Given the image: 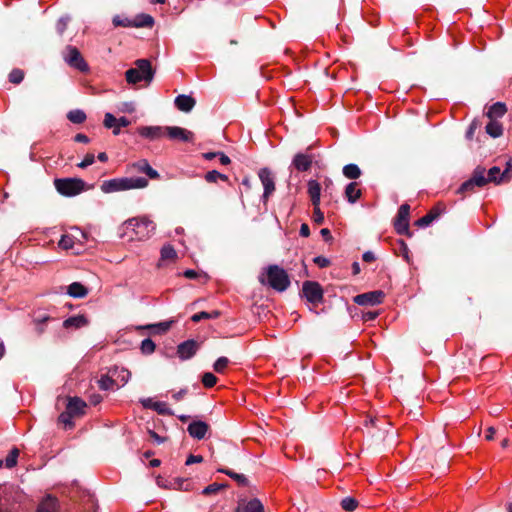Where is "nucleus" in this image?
<instances>
[{"label": "nucleus", "mask_w": 512, "mask_h": 512, "mask_svg": "<svg viewBox=\"0 0 512 512\" xmlns=\"http://www.w3.org/2000/svg\"><path fill=\"white\" fill-rule=\"evenodd\" d=\"M302 295L314 305L322 303L324 300L323 288L316 281H305L302 285Z\"/></svg>", "instance_id": "nucleus-8"}, {"label": "nucleus", "mask_w": 512, "mask_h": 512, "mask_svg": "<svg viewBox=\"0 0 512 512\" xmlns=\"http://www.w3.org/2000/svg\"><path fill=\"white\" fill-rule=\"evenodd\" d=\"M313 262L320 268H326L331 264L330 260L324 256H316Z\"/></svg>", "instance_id": "nucleus-55"}, {"label": "nucleus", "mask_w": 512, "mask_h": 512, "mask_svg": "<svg viewBox=\"0 0 512 512\" xmlns=\"http://www.w3.org/2000/svg\"><path fill=\"white\" fill-rule=\"evenodd\" d=\"M149 435L150 437L155 441L157 442L158 444H161L165 441V438L164 437H161L160 435H158L155 431L153 430H149Z\"/></svg>", "instance_id": "nucleus-64"}, {"label": "nucleus", "mask_w": 512, "mask_h": 512, "mask_svg": "<svg viewBox=\"0 0 512 512\" xmlns=\"http://www.w3.org/2000/svg\"><path fill=\"white\" fill-rule=\"evenodd\" d=\"M134 64V68H130L125 72L126 81L129 84H137L141 81L150 83L155 74L151 62L148 59H138Z\"/></svg>", "instance_id": "nucleus-4"}, {"label": "nucleus", "mask_w": 512, "mask_h": 512, "mask_svg": "<svg viewBox=\"0 0 512 512\" xmlns=\"http://www.w3.org/2000/svg\"><path fill=\"white\" fill-rule=\"evenodd\" d=\"M385 297V293L381 290H374L354 297V302L360 306H374L381 304Z\"/></svg>", "instance_id": "nucleus-10"}, {"label": "nucleus", "mask_w": 512, "mask_h": 512, "mask_svg": "<svg viewBox=\"0 0 512 512\" xmlns=\"http://www.w3.org/2000/svg\"><path fill=\"white\" fill-rule=\"evenodd\" d=\"M57 192L66 197H72L85 190V182L80 178H59L54 180Z\"/></svg>", "instance_id": "nucleus-5"}, {"label": "nucleus", "mask_w": 512, "mask_h": 512, "mask_svg": "<svg viewBox=\"0 0 512 512\" xmlns=\"http://www.w3.org/2000/svg\"><path fill=\"white\" fill-rule=\"evenodd\" d=\"M341 507L348 512L354 511L358 506V501L353 497H345L340 502Z\"/></svg>", "instance_id": "nucleus-39"}, {"label": "nucleus", "mask_w": 512, "mask_h": 512, "mask_svg": "<svg viewBox=\"0 0 512 512\" xmlns=\"http://www.w3.org/2000/svg\"><path fill=\"white\" fill-rule=\"evenodd\" d=\"M259 282L261 284H268L278 292H284L290 286L288 273L276 264L267 267L266 278L264 275L259 276Z\"/></svg>", "instance_id": "nucleus-2"}, {"label": "nucleus", "mask_w": 512, "mask_h": 512, "mask_svg": "<svg viewBox=\"0 0 512 512\" xmlns=\"http://www.w3.org/2000/svg\"><path fill=\"white\" fill-rule=\"evenodd\" d=\"M68 20H69V18H67V17L66 18H60L58 20V22L56 24V29H57V31H58V33L60 35H62L65 32V30L67 28Z\"/></svg>", "instance_id": "nucleus-57"}, {"label": "nucleus", "mask_w": 512, "mask_h": 512, "mask_svg": "<svg viewBox=\"0 0 512 512\" xmlns=\"http://www.w3.org/2000/svg\"><path fill=\"white\" fill-rule=\"evenodd\" d=\"M379 423L384 424L385 426H388L389 423L385 422V420H381L378 418H370L369 420H365V426H368L370 424L373 428H377L379 431H383V433H387V430L384 427L379 426Z\"/></svg>", "instance_id": "nucleus-50"}, {"label": "nucleus", "mask_w": 512, "mask_h": 512, "mask_svg": "<svg viewBox=\"0 0 512 512\" xmlns=\"http://www.w3.org/2000/svg\"><path fill=\"white\" fill-rule=\"evenodd\" d=\"M217 472L226 474L227 476H229L230 478L235 480L241 486L248 485V479L243 474L236 473V472H234L230 469H226V468H218Z\"/></svg>", "instance_id": "nucleus-33"}, {"label": "nucleus", "mask_w": 512, "mask_h": 512, "mask_svg": "<svg viewBox=\"0 0 512 512\" xmlns=\"http://www.w3.org/2000/svg\"><path fill=\"white\" fill-rule=\"evenodd\" d=\"M151 409L156 411L160 415H174V412L167 406L165 402H155V404L151 405Z\"/></svg>", "instance_id": "nucleus-37"}, {"label": "nucleus", "mask_w": 512, "mask_h": 512, "mask_svg": "<svg viewBox=\"0 0 512 512\" xmlns=\"http://www.w3.org/2000/svg\"><path fill=\"white\" fill-rule=\"evenodd\" d=\"M314 156L308 152L296 153L293 157L291 165L299 172H306L310 170Z\"/></svg>", "instance_id": "nucleus-14"}, {"label": "nucleus", "mask_w": 512, "mask_h": 512, "mask_svg": "<svg viewBox=\"0 0 512 512\" xmlns=\"http://www.w3.org/2000/svg\"><path fill=\"white\" fill-rule=\"evenodd\" d=\"M59 246L63 249H70L73 246V240L70 236H62V238L59 241Z\"/></svg>", "instance_id": "nucleus-56"}, {"label": "nucleus", "mask_w": 512, "mask_h": 512, "mask_svg": "<svg viewBox=\"0 0 512 512\" xmlns=\"http://www.w3.org/2000/svg\"><path fill=\"white\" fill-rule=\"evenodd\" d=\"M125 234L132 233L130 239L143 241L149 239L156 229L155 223L147 217L132 218L123 224Z\"/></svg>", "instance_id": "nucleus-1"}, {"label": "nucleus", "mask_w": 512, "mask_h": 512, "mask_svg": "<svg viewBox=\"0 0 512 512\" xmlns=\"http://www.w3.org/2000/svg\"><path fill=\"white\" fill-rule=\"evenodd\" d=\"M138 133L150 140L159 139L165 132V127L161 126H144L138 129Z\"/></svg>", "instance_id": "nucleus-21"}, {"label": "nucleus", "mask_w": 512, "mask_h": 512, "mask_svg": "<svg viewBox=\"0 0 512 512\" xmlns=\"http://www.w3.org/2000/svg\"><path fill=\"white\" fill-rule=\"evenodd\" d=\"M74 141L87 144L89 143L90 139L85 134L78 133L75 135Z\"/></svg>", "instance_id": "nucleus-62"}, {"label": "nucleus", "mask_w": 512, "mask_h": 512, "mask_svg": "<svg viewBox=\"0 0 512 512\" xmlns=\"http://www.w3.org/2000/svg\"><path fill=\"white\" fill-rule=\"evenodd\" d=\"M409 216L410 206L407 203L402 204L399 207L394 220V229L399 235H406L409 237L412 235L409 230Z\"/></svg>", "instance_id": "nucleus-9"}, {"label": "nucleus", "mask_w": 512, "mask_h": 512, "mask_svg": "<svg viewBox=\"0 0 512 512\" xmlns=\"http://www.w3.org/2000/svg\"><path fill=\"white\" fill-rule=\"evenodd\" d=\"M480 127V122L478 120H473L469 125L466 131V139L472 140L475 134V131Z\"/></svg>", "instance_id": "nucleus-51"}, {"label": "nucleus", "mask_w": 512, "mask_h": 512, "mask_svg": "<svg viewBox=\"0 0 512 512\" xmlns=\"http://www.w3.org/2000/svg\"><path fill=\"white\" fill-rule=\"evenodd\" d=\"M148 184V180L144 177L114 178L104 181L101 184V190L104 193H113L130 189H143L146 188Z\"/></svg>", "instance_id": "nucleus-3"}, {"label": "nucleus", "mask_w": 512, "mask_h": 512, "mask_svg": "<svg viewBox=\"0 0 512 512\" xmlns=\"http://www.w3.org/2000/svg\"><path fill=\"white\" fill-rule=\"evenodd\" d=\"M174 103L178 110L189 113L195 107L196 100L190 95L180 94L175 98Z\"/></svg>", "instance_id": "nucleus-20"}, {"label": "nucleus", "mask_w": 512, "mask_h": 512, "mask_svg": "<svg viewBox=\"0 0 512 512\" xmlns=\"http://www.w3.org/2000/svg\"><path fill=\"white\" fill-rule=\"evenodd\" d=\"M140 349L144 355H150L155 351L156 345L150 338H146L141 342Z\"/></svg>", "instance_id": "nucleus-42"}, {"label": "nucleus", "mask_w": 512, "mask_h": 512, "mask_svg": "<svg viewBox=\"0 0 512 512\" xmlns=\"http://www.w3.org/2000/svg\"><path fill=\"white\" fill-rule=\"evenodd\" d=\"M486 133L493 138L500 137L503 134V126L496 120H490L485 127Z\"/></svg>", "instance_id": "nucleus-32"}, {"label": "nucleus", "mask_w": 512, "mask_h": 512, "mask_svg": "<svg viewBox=\"0 0 512 512\" xmlns=\"http://www.w3.org/2000/svg\"><path fill=\"white\" fill-rule=\"evenodd\" d=\"M131 169L146 174L150 179H159V173L153 169L146 159H141L131 165Z\"/></svg>", "instance_id": "nucleus-19"}, {"label": "nucleus", "mask_w": 512, "mask_h": 512, "mask_svg": "<svg viewBox=\"0 0 512 512\" xmlns=\"http://www.w3.org/2000/svg\"><path fill=\"white\" fill-rule=\"evenodd\" d=\"M357 182H350L345 188V197L349 203H355L362 196L361 189L358 188Z\"/></svg>", "instance_id": "nucleus-24"}, {"label": "nucleus", "mask_w": 512, "mask_h": 512, "mask_svg": "<svg viewBox=\"0 0 512 512\" xmlns=\"http://www.w3.org/2000/svg\"><path fill=\"white\" fill-rule=\"evenodd\" d=\"M88 320L83 315L72 316L63 322L65 328L75 327L80 328L87 325Z\"/></svg>", "instance_id": "nucleus-31"}, {"label": "nucleus", "mask_w": 512, "mask_h": 512, "mask_svg": "<svg viewBox=\"0 0 512 512\" xmlns=\"http://www.w3.org/2000/svg\"><path fill=\"white\" fill-rule=\"evenodd\" d=\"M174 323V320L159 322L156 324H149L145 328L152 330V333L154 334H165L170 330L172 327V324Z\"/></svg>", "instance_id": "nucleus-29"}, {"label": "nucleus", "mask_w": 512, "mask_h": 512, "mask_svg": "<svg viewBox=\"0 0 512 512\" xmlns=\"http://www.w3.org/2000/svg\"><path fill=\"white\" fill-rule=\"evenodd\" d=\"M485 173L486 169L483 166H477L473 170L471 177L463 182L458 188L457 193L462 195L466 193H472L475 191L476 187L482 188L487 185V181L485 180Z\"/></svg>", "instance_id": "nucleus-6"}, {"label": "nucleus", "mask_w": 512, "mask_h": 512, "mask_svg": "<svg viewBox=\"0 0 512 512\" xmlns=\"http://www.w3.org/2000/svg\"><path fill=\"white\" fill-rule=\"evenodd\" d=\"M507 112L506 104L503 102H496L491 105L486 112V116L490 120H496L498 118H502Z\"/></svg>", "instance_id": "nucleus-23"}, {"label": "nucleus", "mask_w": 512, "mask_h": 512, "mask_svg": "<svg viewBox=\"0 0 512 512\" xmlns=\"http://www.w3.org/2000/svg\"><path fill=\"white\" fill-rule=\"evenodd\" d=\"M117 119L111 113H106L104 116L103 124L106 128L110 129L116 126Z\"/></svg>", "instance_id": "nucleus-52"}, {"label": "nucleus", "mask_w": 512, "mask_h": 512, "mask_svg": "<svg viewBox=\"0 0 512 512\" xmlns=\"http://www.w3.org/2000/svg\"><path fill=\"white\" fill-rule=\"evenodd\" d=\"M132 22L136 28H151L154 25V18L149 14H139Z\"/></svg>", "instance_id": "nucleus-28"}, {"label": "nucleus", "mask_w": 512, "mask_h": 512, "mask_svg": "<svg viewBox=\"0 0 512 512\" xmlns=\"http://www.w3.org/2000/svg\"><path fill=\"white\" fill-rule=\"evenodd\" d=\"M74 417L68 412H62L58 417V422L64 425L65 429H72L74 427V422L72 421Z\"/></svg>", "instance_id": "nucleus-38"}, {"label": "nucleus", "mask_w": 512, "mask_h": 512, "mask_svg": "<svg viewBox=\"0 0 512 512\" xmlns=\"http://www.w3.org/2000/svg\"><path fill=\"white\" fill-rule=\"evenodd\" d=\"M217 380V377L211 372H205L201 378V381L206 388H212L215 386Z\"/></svg>", "instance_id": "nucleus-45"}, {"label": "nucleus", "mask_w": 512, "mask_h": 512, "mask_svg": "<svg viewBox=\"0 0 512 512\" xmlns=\"http://www.w3.org/2000/svg\"><path fill=\"white\" fill-rule=\"evenodd\" d=\"M67 294L74 298H84L88 294V289L80 282H73L68 286Z\"/></svg>", "instance_id": "nucleus-25"}, {"label": "nucleus", "mask_w": 512, "mask_h": 512, "mask_svg": "<svg viewBox=\"0 0 512 512\" xmlns=\"http://www.w3.org/2000/svg\"><path fill=\"white\" fill-rule=\"evenodd\" d=\"M362 259L364 262H373L376 259V257L372 251H366L362 255Z\"/></svg>", "instance_id": "nucleus-63"}, {"label": "nucleus", "mask_w": 512, "mask_h": 512, "mask_svg": "<svg viewBox=\"0 0 512 512\" xmlns=\"http://www.w3.org/2000/svg\"><path fill=\"white\" fill-rule=\"evenodd\" d=\"M94 161H95L94 154L88 153L85 155L83 161L78 164V167L86 168V167L92 165L94 163Z\"/></svg>", "instance_id": "nucleus-54"}, {"label": "nucleus", "mask_w": 512, "mask_h": 512, "mask_svg": "<svg viewBox=\"0 0 512 512\" xmlns=\"http://www.w3.org/2000/svg\"><path fill=\"white\" fill-rule=\"evenodd\" d=\"M116 384L114 376L108 371V374L103 375L98 381L99 388L102 390H108Z\"/></svg>", "instance_id": "nucleus-36"}, {"label": "nucleus", "mask_w": 512, "mask_h": 512, "mask_svg": "<svg viewBox=\"0 0 512 512\" xmlns=\"http://www.w3.org/2000/svg\"><path fill=\"white\" fill-rule=\"evenodd\" d=\"M112 22L116 27H134L132 20L121 18L119 15L114 16Z\"/></svg>", "instance_id": "nucleus-49"}, {"label": "nucleus", "mask_w": 512, "mask_h": 512, "mask_svg": "<svg viewBox=\"0 0 512 512\" xmlns=\"http://www.w3.org/2000/svg\"><path fill=\"white\" fill-rule=\"evenodd\" d=\"M51 319L52 318L49 315L43 314V315H39V316L35 317L33 322H34L35 326H39L40 324L47 323Z\"/></svg>", "instance_id": "nucleus-59"}, {"label": "nucleus", "mask_w": 512, "mask_h": 512, "mask_svg": "<svg viewBox=\"0 0 512 512\" xmlns=\"http://www.w3.org/2000/svg\"><path fill=\"white\" fill-rule=\"evenodd\" d=\"M177 257V253L173 246L164 245L161 249V260H174Z\"/></svg>", "instance_id": "nucleus-41"}, {"label": "nucleus", "mask_w": 512, "mask_h": 512, "mask_svg": "<svg viewBox=\"0 0 512 512\" xmlns=\"http://www.w3.org/2000/svg\"><path fill=\"white\" fill-rule=\"evenodd\" d=\"M308 194L310 197L321 196V186L316 180L308 181Z\"/></svg>", "instance_id": "nucleus-48"}, {"label": "nucleus", "mask_w": 512, "mask_h": 512, "mask_svg": "<svg viewBox=\"0 0 512 512\" xmlns=\"http://www.w3.org/2000/svg\"><path fill=\"white\" fill-rule=\"evenodd\" d=\"M208 430L209 425L206 422L200 420L191 422L187 427L189 435L197 440L205 438Z\"/></svg>", "instance_id": "nucleus-18"}, {"label": "nucleus", "mask_w": 512, "mask_h": 512, "mask_svg": "<svg viewBox=\"0 0 512 512\" xmlns=\"http://www.w3.org/2000/svg\"><path fill=\"white\" fill-rule=\"evenodd\" d=\"M445 210L444 207H442L440 204L435 205L432 207L426 215L421 217L415 222V225L418 227H427L429 226L434 220L440 217V215Z\"/></svg>", "instance_id": "nucleus-17"}, {"label": "nucleus", "mask_w": 512, "mask_h": 512, "mask_svg": "<svg viewBox=\"0 0 512 512\" xmlns=\"http://www.w3.org/2000/svg\"><path fill=\"white\" fill-rule=\"evenodd\" d=\"M188 393V389L187 388H182L180 389L178 392L174 393L172 395V398L175 400V401H181L184 396Z\"/></svg>", "instance_id": "nucleus-61"}, {"label": "nucleus", "mask_w": 512, "mask_h": 512, "mask_svg": "<svg viewBox=\"0 0 512 512\" xmlns=\"http://www.w3.org/2000/svg\"><path fill=\"white\" fill-rule=\"evenodd\" d=\"M58 502L56 498L47 496L39 505L36 512H57Z\"/></svg>", "instance_id": "nucleus-27"}, {"label": "nucleus", "mask_w": 512, "mask_h": 512, "mask_svg": "<svg viewBox=\"0 0 512 512\" xmlns=\"http://www.w3.org/2000/svg\"><path fill=\"white\" fill-rule=\"evenodd\" d=\"M220 315H221V312L219 310H214L212 312L201 311V312L194 314L191 317V320L196 323V322H199V321L205 320V319H216Z\"/></svg>", "instance_id": "nucleus-35"}, {"label": "nucleus", "mask_w": 512, "mask_h": 512, "mask_svg": "<svg viewBox=\"0 0 512 512\" xmlns=\"http://www.w3.org/2000/svg\"><path fill=\"white\" fill-rule=\"evenodd\" d=\"M67 119L74 124H81L86 120V114L83 110L74 109L67 113Z\"/></svg>", "instance_id": "nucleus-34"}, {"label": "nucleus", "mask_w": 512, "mask_h": 512, "mask_svg": "<svg viewBox=\"0 0 512 512\" xmlns=\"http://www.w3.org/2000/svg\"><path fill=\"white\" fill-rule=\"evenodd\" d=\"M165 132L171 140H178L181 142H193L194 133L178 126H167Z\"/></svg>", "instance_id": "nucleus-13"}, {"label": "nucleus", "mask_w": 512, "mask_h": 512, "mask_svg": "<svg viewBox=\"0 0 512 512\" xmlns=\"http://www.w3.org/2000/svg\"><path fill=\"white\" fill-rule=\"evenodd\" d=\"M226 487H228V484H226V483L225 484L212 483L202 490V494L205 496L213 495V494L218 493L220 490L225 489Z\"/></svg>", "instance_id": "nucleus-40"}, {"label": "nucleus", "mask_w": 512, "mask_h": 512, "mask_svg": "<svg viewBox=\"0 0 512 512\" xmlns=\"http://www.w3.org/2000/svg\"><path fill=\"white\" fill-rule=\"evenodd\" d=\"M312 219L318 225H320V224H322L324 222V214L322 213L320 208H317V209L313 210Z\"/></svg>", "instance_id": "nucleus-58"}, {"label": "nucleus", "mask_w": 512, "mask_h": 512, "mask_svg": "<svg viewBox=\"0 0 512 512\" xmlns=\"http://www.w3.org/2000/svg\"><path fill=\"white\" fill-rule=\"evenodd\" d=\"M236 512H264V506L259 499L254 498L248 502L239 503Z\"/></svg>", "instance_id": "nucleus-22"}, {"label": "nucleus", "mask_w": 512, "mask_h": 512, "mask_svg": "<svg viewBox=\"0 0 512 512\" xmlns=\"http://www.w3.org/2000/svg\"><path fill=\"white\" fill-rule=\"evenodd\" d=\"M110 373L114 376L116 380V385H119L118 381L121 383V385H125L131 377V373L129 370L125 368H119L116 366L110 369Z\"/></svg>", "instance_id": "nucleus-26"}, {"label": "nucleus", "mask_w": 512, "mask_h": 512, "mask_svg": "<svg viewBox=\"0 0 512 512\" xmlns=\"http://www.w3.org/2000/svg\"><path fill=\"white\" fill-rule=\"evenodd\" d=\"M258 176L261 180V183L264 187L263 200L266 202L269 196L275 190V182L272 175V172L268 168H261L258 172Z\"/></svg>", "instance_id": "nucleus-11"}, {"label": "nucleus", "mask_w": 512, "mask_h": 512, "mask_svg": "<svg viewBox=\"0 0 512 512\" xmlns=\"http://www.w3.org/2000/svg\"><path fill=\"white\" fill-rule=\"evenodd\" d=\"M25 73L19 68H14L9 73V81L13 84H20L24 79Z\"/></svg>", "instance_id": "nucleus-43"}, {"label": "nucleus", "mask_w": 512, "mask_h": 512, "mask_svg": "<svg viewBox=\"0 0 512 512\" xmlns=\"http://www.w3.org/2000/svg\"><path fill=\"white\" fill-rule=\"evenodd\" d=\"M19 456V450L13 448L5 459V465L7 468H13L17 464V458Z\"/></svg>", "instance_id": "nucleus-46"}, {"label": "nucleus", "mask_w": 512, "mask_h": 512, "mask_svg": "<svg viewBox=\"0 0 512 512\" xmlns=\"http://www.w3.org/2000/svg\"><path fill=\"white\" fill-rule=\"evenodd\" d=\"M218 179L228 181V177L225 174H222L216 170H211L205 175V180L210 183L216 182Z\"/></svg>", "instance_id": "nucleus-44"}, {"label": "nucleus", "mask_w": 512, "mask_h": 512, "mask_svg": "<svg viewBox=\"0 0 512 512\" xmlns=\"http://www.w3.org/2000/svg\"><path fill=\"white\" fill-rule=\"evenodd\" d=\"M64 61L72 68L77 69L80 72H88L89 66L79 49L75 46L68 45L63 51Z\"/></svg>", "instance_id": "nucleus-7"}, {"label": "nucleus", "mask_w": 512, "mask_h": 512, "mask_svg": "<svg viewBox=\"0 0 512 512\" xmlns=\"http://www.w3.org/2000/svg\"><path fill=\"white\" fill-rule=\"evenodd\" d=\"M203 461V457L201 455H189L186 459L185 464L191 465L193 463H201Z\"/></svg>", "instance_id": "nucleus-60"}, {"label": "nucleus", "mask_w": 512, "mask_h": 512, "mask_svg": "<svg viewBox=\"0 0 512 512\" xmlns=\"http://www.w3.org/2000/svg\"><path fill=\"white\" fill-rule=\"evenodd\" d=\"M87 404L81 398L67 397L66 411H68L72 417H80L85 414Z\"/></svg>", "instance_id": "nucleus-16"}, {"label": "nucleus", "mask_w": 512, "mask_h": 512, "mask_svg": "<svg viewBox=\"0 0 512 512\" xmlns=\"http://www.w3.org/2000/svg\"><path fill=\"white\" fill-rule=\"evenodd\" d=\"M510 177L511 175L509 168H506L503 172H501L498 166H493L488 170L487 175L485 174V180L487 181V184L491 182L495 184L508 182Z\"/></svg>", "instance_id": "nucleus-15"}, {"label": "nucleus", "mask_w": 512, "mask_h": 512, "mask_svg": "<svg viewBox=\"0 0 512 512\" xmlns=\"http://www.w3.org/2000/svg\"><path fill=\"white\" fill-rule=\"evenodd\" d=\"M200 344L193 340L189 339L177 346V355L181 360L191 359L199 350Z\"/></svg>", "instance_id": "nucleus-12"}, {"label": "nucleus", "mask_w": 512, "mask_h": 512, "mask_svg": "<svg viewBox=\"0 0 512 512\" xmlns=\"http://www.w3.org/2000/svg\"><path fill=\"white\" fill-rule=\"evenodd\" d=\"M229 364L227 357H219L213 364V369L217 373H223Z\"/></svg>", "instance_id": "nucleus-47"}, {"label": "nucleus", "mask_w": 512, "mask_h": 512, "mask_svg": "<svg viewBox=\"0 0 512 512\" xmlns=\"http://www.w3.org/2000/svg\"><path fill=\"white\" fill-rule=\"evenodd\" d=\"M170 487L177 490H188V484H186V480L183 479H174V481L170 483Z\"/></svg>", "instance_id": "nucleus-53"}, {"label": "nucleus", "mask_w": 512, "mask_h": 512, "mask_svg": "<svg viewBox=\"0 0 512 512\" xmlns=\"http://www.w3.org/2000/svg\"><path fill=\"white\" fill-rule=\"evenodd\" d=\"M343 175L351 180H356L362 175L361 169L358 167V165L350 163L343 167Z\"/></svg>", "instance_id": "nucleus-30"}]
</instances>
